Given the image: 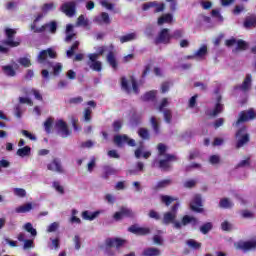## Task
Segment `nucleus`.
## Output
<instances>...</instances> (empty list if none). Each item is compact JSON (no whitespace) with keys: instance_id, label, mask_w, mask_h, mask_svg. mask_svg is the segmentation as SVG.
<instances>
[{"instance_id":"52","label":"nucleus","mask_w":256,"mask_h":256,"mask_svg":"<svg viewBox=\"0 0 256 256\" xmlns=\"http://www.w3.org/2000/svg\"><path fill=\"white\" fill-rule=\"evenodd\" d=\"M201 158V152L195 150L192 152H189L188 161H193L195 159Z\"/></svg>"},{"instance_id":"63","label":"nucleus","mask_w":256,"mask_h":256,"mask_svg":"<svg viewBox=\"0 0 256 256\" xmlns=\"http://www.w3.org/2000/svg\"><path fill=\"white\" fill-rule=\"evenodd\" d=\"M183 34H184L183 30L178 29V30H175L173 34H171V37L172 39H181L183 38Z\"/></svg>"},{"instance_id":"20","label":"nucleus","mask_w":256,"mask_h":256,"mask_svg":"<svg viewBox=\"0 0 256 256\" xmlns=\"http://www.w3.org/2000/svg\"><path fill=\"white\" fill-rule=\"evenodd\" d=\"M245 29H251V27H256V15L251 14L247 16L243 23Z\"/></svg>"},{"instance_id":"7","label":"nucleus","mask_w":256,"mask_h":256,"mask_svg":"<svg viewBox=\"0 0 256 256\" xmlns=\"http://www.w3.org/2000/svg\"><path fill=\"white\" fill-rule=\"evenodd\" d=\"M114 143H115L116 147H119V148L123 147L124 143H127V145H129V147H135V145H136L135 139L129 138V136H127V134L115 135Z\"/></svg>"},{"instance_id":"11","label":"nucleus","mask_w":256,"mask_h":256,"mask_svg":"<svg viewBox=\"0 0 256 256\" xmlns=\"http://www.w3.org/2000/svg\"><path fill=\"white\" fill-rule=\"evenodd\" d=\"M124 217L128 219H133L135 217V213H133V210L128 208H121L120 211L116 212L113 215L114 221H121V219H124Z\"/></svg>"},{"instance_id":"48","label":"nucleus","mask_w":256,"mask_h":256,"mask_svg":"<svg viewBox=\"0 0 256 256\" xmlns=\"http://www.w3.org/2000/svg\"><path fill=\"white\" fill-rule=\"evenodd\" d=\"M237 51H247L249 44H247L244 40H238L237 42Z\"/></svg>"},{"instance_id":"31","label":"nucleus","mask_w":256,"mask_h":256,"mask_svg":"<svg viewBox=\"0 0 256 256\" xmlns=\"http://www.w3.org/2000/svg\"><path fill=\"white\" fill-rule=\"evenodd\" d=\"M137 39V33L132 32L120 37V43H129V41H135Z\"/></svg>"},{"instance_id":"30","label":"nucleus","mask_w":256,"mask_h":256,"mask_svg":"<svg viewBox=\"0 0 256 256\" xmlns=\"http://www.w3.org/2000/svg\"><path fill=\"white\" fill-rule=\"evenodd\" d=\"M2 71L7 77H15V75H17V72L11 65L2 66Z\"/></svg>"},{"instance_id":"43","label":"nucleus","mask_w":256,"mask_h":256,"mask_svg":"<svg viewBox=\"0 0 256 256\" xmlns=\"http://www.w3.org/2000/svg\"><path fill=\"white\" fill-rule=\"evenodd\" d=\"M186 245H188V247H190V249L197 250V249H201L202 244L200 242H197L194 239H189V240H187Z\"/></svg>"},{"instance_id":"22","label":"nucleus","mask_w":256,"mask_h":256,"mask_svg":"<svg viewBox=\"0 0 256 256\" xmlns=\"http://www.w3.org/2000/svg\"><path fill=\"white\" fill-rule=\"evenodd\" d=\"M143 256H161V249L155 247H148L143 250Z\"/></svg>"},{"instance_id":"64","label":"nucleus","mask_w":256,"mask_h":256,"mask_svg":"<svg viewBox=\"0 0 256 256\" xmlns=\"http://www.w3.org/2000/svg\"><path fill=\"white\" fill-rule=\"evenodd\" d=\"M34 247V241L31 239L24 240L23 249H33Z\"/></svg>"},{"instance_id":"23","label":"nucleus","mask_w":256,"mask_h":256,"mask_svg":"<svg viewBox=\"0 0 256 256\" xmlns=\"http://www.w3.org/2000/svg\"><path fill=\"white\" fill-rule=\"evenodd\" d=\"M223 104H221V96L217 98V103L213 109V111L210 113V117H217L220 113H223Z\"/></svg>"},{"instance_id":"35","label":"nucleus","mask_w":256,"mask_h":256,"mask_svg":"<svg viewBox=\"0 0 256 256\" xmlns=\"http://www.w3.org/2000/svg\"><path fill=\"white\" fill-rule=\"evenodd\" d=\"M213 230V223L212 222H206L200 226V233L203 235H207L209 231Z\"/></svg>"},{"instance_id":"14","label":"nucleus","mask_w":256,"mask_h":256,"mask_svg":"<svg viewBox=\"0 0 256 256\" xmlns=\"http://www.w3.org/2000/svg\"><path fill=\"white\" fill-rule=\"evenodd\" d=\"M151 7H156L154 10V13H161L165 11V4L164 3L159 4L157 3V1L144 3L142 6V9L143 11H149Z\"/></svg>"},{"instance_id":"16","label":"nucleus","mask_w":256,"mask_h":256,"mask_svg":"<svg viewBox=\"0 0 256 256\" xmlns=\"http://www.w3.org/2000/svg\"><path fill=\"white\" fill-rule=\"evenodd\" d=\"M48 171H55L56 173H65L63 166L61 165V160L54 158L51 163L47 165Z\"/></svg>"},{"instance_id":"6","label":"nucleus","mask_w":256,"mask_h":256,"mask_svg":"<svg viewBox=\"0 0 256 256\" xmlns=\"http://www.w3.org/2000/svg\"><path fill=\"white\" fill-rule=\"evenodd\" d=\"M57 59V52L53 48H47L46 50H41L37 56V62L43 65L47 63V58Z\"/></svg>"},{"instance_id":"12","label":"nucleus","mask_w":256,"mask_h":256,"mask_svg":"<svg viewBox=\"0 0 256 256\" xmlns=\"http://www.w3.org/2000/svg\"><path fill=\"white\" fill-rule=\"evenodd\" d=\"M55 127L59 131V133H61V137H63V139H65V138L69 137V135H71L69 126H67V122H65L64 120L56 121Z\"/></svg>"},{"instance_id":"29","label":"nucleus","mask_w":256,"mask_h":256,"mask_svg":"<svg viewBox=\"0 0 256 256\" xmlns=\"http://www.w3.org/2000/svg\"><path fill=\"white\" fill-rule=\"evenodd\" d=\"M172 181L171 179H164L161 180L153 187L154 191H159V189H165V187H169L171 185Z\"/></svg>"},{"instance_id":"37","label":"nucleus","mask_w":256,"mask_h":256,"mask_svg":"<svg viewBox=\"0 0 256 256\" xmlns=\"http://www.w3.org/2000/svg\"><path fill=\"white\" fill-rule=\"evenodd\" d=\"M157 149H158V157H165L166 155H169V153H167V146L163 143H159L157 145Z\"/></svg>"},{"instance_id":"58","label":"nucleus","mask_w":256,"mask_h":256,"mask_svg":"<svg viewBox=\"0 0 256 256\" xmlns=\"http://www.w3.org/2000/svg\"><path fill=\"white\" fill-rule=\"evenodd\" d=\"M68 103H70V105H79V103H83V97L77 96L74 98H70Z\"/></svg>"},{"instance_id":"28","label":"nucleus","mask_w":256,"mask_h":256,"mask_svg":"<svg viewBox=\"0 0 256 256\" xmlns=\"http://www.w3.org/2000/svg\"><path fill=\"white\" fill-rule=\"evenodd\" d=\"M33 209V204L28 202L24 205H21L15 209L16 213H29Z\"/></svg>"},{"instance_id":"26","label":"nucleus","mask_w":256,"mask_h":256,"mask_svg":"<svg viewBox=\"0 0 256 256\" xmlns=\"http://www.w3.org/2000/svg\"><path fill=\"white\" fill-rule=\"evenodd\" d=\"M138 137H140V139H142L143 141H149V139H151V134L149 133V129L147 128H139L138 129Z\"/></svg>"},{"instance_id":"3","label":"nucleus","mask_w":256,"mask_h":256,"mask_svg":"<svg viewBox=\"0 0 256 256\" xmlns=\"http://www.w3.org/2000/svg\"><path fill=\"white\" fill-rule=\"evenodd\" d=\"M256 111L254 108L243 110L238 114V119L232 124L233 127H239L243 123H249V121H255Z\"/></svg>"},{"instance_id":"34","label":"nucleus","mask_w":256,"mask_h":256,"mask_svg":"<svg viewBox=\"0 0 256 256\" xmlns=\"http://www.w3.org/2000/svg\"><path fill=\"white\" fill-rule=\"evenodd\" d=\"M16 155H18V157H28V155H31V147L24 146L23 148H19Z\"/></svg>"},{"instance_id":"33","label":"nucleus","mask_w":256,"mask_h":256,"mask_svg":"<svg viewBox=\"0 0 256 256\" xmlns=\"http://www.w3.org/2000/svg\"><path fill=\"white\" fill-rule=\"evenodd\" d=\"M173 22V14H164L163 16L158 18V25H163L164 23H172Z\"/></svg>"},{"instance_id":"19","label":"nucleus","mask_w":256,"mask_h":256,"mask_svg":"<svg viewBox=\"0 0 256 256\" xmlns=\"http://www.w3.org/2000/svg\"><path fill=\"white\" fill-rule=\"evenodd\" d=\"M182 225L184 227H187L189 223H191L192 227H195L196 225H199V220L196 217L189 216V215H184L182 217Z\"/></svg>"},{"instance_id":"4","label":"nucleus","mask_w":256,"mask_h":256,"mask_svg":"<svg viewBox=\"0 0 256 256\" xmlns=\"http://www.w3.org/2000/svg\"><path fill=\"white\" fill-rule=\"evenodd\" d=\"M235 137L237 139L236 149H241V147H245V145H247V143L251 141L249 134H247V127L245 126H242L236 131Z\"/></svg>"},{"instance_id":"17","label":"nucleus","mask_w":256,"mask_h":256,"mask_svg":"<svg viewBox=\"0 0 256 256\" xmlns=\"http://www.w3.org/2000/svg\"><path fill=\"white\" fill-rule=\"evenodd\" d=\"M127 243V240L122 238H108L106 239L107 247H116V249H121L124 244Z\"/></svg>"},{"instance_id":"54","label":"nucleus","mask_w":256,"mask_h":256,"mask_svg":"<svg viewBox=\"0 0 256 256\" xmlns=\"http://www.w3.org/2000/svg\"><path fill=\"white\" fill-rule=\"evenodd\" d=\"M14 115H15V117H17V119H21V117L23 115V109L21 108L20 104H17L14 107Z\"/></svg>"},{"instance_id":"61","label":"nucleus","mask_w":256,"mask_h":256,"mask_svg":"<svg viewBox=\"0 0 256 256\" xmlns=\"http://www.w3.org/2000/svg\"><path fill=\"white\" fill-rule=\"evenodd\" d=\"M148 217H150V219H155V221H159L161 219V215L155 210H150Z\"/></svg>"},{"instance_id":"55","label":"nucleus","mask_w":256,"mask_h":256,"mask_svg":"<svg viewBox=\"0 0 256 256\" xmlns=\"http://www.w3.org/2000/svg\"><path fill=\"white\" fill-rule=\"evenodd\" d=\"M90 69H93V71H97L99 73L101 69H103V66L100 61L92 62Z\"/></svg>"},{"instance_id":"13","label":"nucleus","mask_w":256,"mask_h":256,"mask_svg":"<svg viewBox=\"0 0 256 256\" xmlns=\"http://www.w3.org/2000/svg\"><path fill=\"white\" fill-rule=\"evenodd\" d=\"M236 249H239L240 251H244V253H247V251L256 249V240L240 241L236 244Z\"/></svg>"},{"instance_id":"36","label":"nucleus","mask_w":256,"mask_h":256,"mask_svg":"<svg viewBox=\"0 0 256 256\" xmlns=\"http://www.w3.org/2000/svg\"><path fill=\"white\" fill-rule=\"evenodd\" d=\"M220 209H231L233 203L229 201V198H222L219 202Z\"/></svg>"},{"instance_id":"2","label":"nucleus","mask_w":256,"mask_h":256,"mask_svg":"<svg viewBox=\"0 0 256 256\" xmlns=\"http://www.w3.org/2000/svg\"><path fill=\"white\" fill-rule=\"evenodd\" d=\"M178 159L175 154H166L164 159L155 158L152 162V167L161 169V171H171L173 169L171 162L178 161Z\"/></svg>"},{"instance_id":"44","label":"nucleus","mask_w":256,"mask_h":256,"mask_svg":"<svg viewBox=\"0 0 256 256\" xmlns=\"http://www.w3.org/2000/svg\"><path fill=\"white\" fill-rule=\"evenodd\" d=\"M160 199L166 205V207H169L173 201H177V198H173L169 195H162Z\"/></svg>"},{"instance_id":"27","label":"nucleus","mask_w":256,"mask_h":256,"mask_svg":"<svg viewBox=\"0 0 256 256\" xmlns=\"http://www.w3.org/2000/svg\"><path fill=\"white\" fill-rule=\"evenodd\" d=\"M98 216H99V211L91 213V212L85 210L82 212V218L85 221H93L94 219H97Z\"/></svg>"},{"instance_id":"25","label":"nucleus","mask_w":256,"mask_h":256,"mask_svg":"<svg viewBox=\"0 0 256 256\" xmlns=\"http://www.w3.org/2000/svg\"><path fill=\"white\" fill-rule=\"evenodd\" d=\"M175 219H177V216L175 214H172L171 212L164 213L162 223L163 225H171V223H175Z\"/></svg>"},{"instance_id":"62","label":"nucleus","mask_w":256,"mask_h":256,"mask_svg":"<svg viewBox=\"0 0 256 256\" xmlns=\"http://www.w3.org/2000/svg\"><path fill=\"white\" fill-rule=\"evenodd\" d=\"M14 194L17 197H26L27 196V192L23 188H15L14 189Z\"/></svg>"},{"instance_id":"39","label":"nucleus","mask_w":256,"mask_h":256,"mask_svg":"<svg viewBox=\"0 0 256 256\" xmlns=\"http://www.w3.org/2000/svg\"><path fill=\"white\" fill-rule=\"evenodd\" d=\"M24 229L25 231H27V233H30L32 237H37V230L33 228V224H31L30 222H27L24 225Z\"/></svg>"},{"instance_id":"49","label":"nucleus","mask_w":256,"mask_h":256,"mask_svg":"<svg viewBox=\"0 0 256 256\" xmlns=\"http://www.w3.org/2000/svg\"><path fill=\"white\" fill-rule=\"evenodd\" d=\"M53 67V75L54 77H59L61 71H63V65L61 63H56Z\"/></svg>"},{"instance_id":"57","label":"nucleus","mask_w":256,"mask_h":256,"mask_svg":"<svg viewBox=\"0 0 256 256\" xmlns=\"http://www.w3.org/2000/svg\"><path fill=\"white\" fill-rule=\"evenodd\" d=\"M192 169H201V164L197 163V162H194V163H192L190 165H187L185 167L186 173H189V171H191Z\"/></svg>"},{"instance_id":"46","label":"nucleus","mask_w":256,"mask_h":256,"mask_svg":"<svg viewBox=\"0 0 256 256\" xmlns=\"http://www.w3.org/2000/svg\"><path fill=\"white\" fill-rule=\"evenodd\" d=\"M44 129L46 133H51V129H53V118L49 117L44 122Z\"/></svg>"},{"instance_id":"56","label":"nucleus","mask_w":256,"mask_h":256,"mask_svg":"<svg viewBox=\"0 0 256 256\" xmlns=\"http://www.w3.org/2000/svg\"><path fill=\"white\" fill-rule=\"evenodd\" d=\"M195 185H197V180H195V179H190V180H187L186 182H184L185 189H193V187H195Z\"/></svg>"},{"instance_id":"10","label":"nucleus","mask_w":256,"mask_h":256,"mask_svg":"<svg viewBox=\"0 0 256 256\" xmlns=\"http://www.w3.org/2000/svg\"><path fill=\"white\" fill-rule=\"evenodd\" d=\"M129 233H133V235H138L140 237H145V235H149L151 233V229L149 227H139L137 224H133L128 227Z\"/></svg>"},{"instance_id":"45","label":"nucleus","mask_w":256,"mask_h":256,"mask_svg":"<svg viewBox=\"0 0 256 256\" xmlns=\"http://www.w3.org/2000/svg\"><path fill=\"white\" fill-rule=\"evenodd\" d=\"M92 113H93V110H91L90 107L88 108H85L84 109V112H83V119L84 121H86V123H89L92 119Z\"/></svg>"},{"instance_id":"53","label":"nucleus","mask_w":256,"mask_h":256,"mask_svg":"<svg viewBox=\"0 0 256 256\" xmlns=\"http://www.w3.org/2000/svg\"><path fill=\"white\" fill-rule=\"evenodd\" d=\"M47 29H49L50 33H57V22L51 21L50 23H46Z\"/></svg>"},{"instance_id":"18","label":"nucleus","mask_w":256,"mask_h":256,"mask_svg":"<svg viewBox=\"0 0 256 256\" xmlns=\"http://www.w3.org/2000/svg\"><path fill=\"white\" fill-rule=\"evenodd\" d=\"M251 81H252L251 74H247L242 85H238L234 87L235 91L237 90L244 91V92L249 91V89H251Z\"/></svg>"},{"instance_id":"41","label":"nucleus","mask_w":256,"mask_h":256,"mask_svg":"<svg viewBox=\"0 0 256 256\" xmlns=\"http://www.w3.org/2000/svg\"><path fill=\"white\" fill-rule=\"evenodd\" d=\"M79 49V41H75L69 50H67L66 55L67 57H73L75 55V51Z\"/></svg>"},{"instance_id":"1","label":"nucleus","mask_w":256,"mask_h":256,"mask_svg":"<svg viewBox=\"0 0 256 256\" xmlns=\"http://www.w3.org/2000/svg\"><path fill=\"white\" fill-rule=\"evenodd\" d=\"M6 39L2 40L0 44V53L7 55L11 49L19 47L21 45V39L15 40V35H17V30L13 28H5L4 30Z\"/></svg>"},{"instance_id":"38","label":"nucleus","mask_w":256,"mask_h":256,"mask_svg":"<svg viewBox=\"0 0 256 256\" xmlns=\"http://www.w3.org/2000/svg\"><path fill=\"white\" fill-rule=\"evenodd\" d=\"M207 55V45H203L195 52V57L198 59H203Z\"/></svg>"},{"instance_id":"47","label":"nucleus","mask_w":256,"mask_h":256,"mask_svg":"<svg viewBox=\"0 0 256 256\" xmlns=\"http://www.w3.org/2000/svg\"><path fill=\"white\" fill-rule=\"evenodd\" d=\"M163 115H164L165 123L171 124V121L173 119V113L171 112V110L170 109L164 110Z\"/></svg>"},{"instance_id":"60","label":"nucleus","mask_w":256,"mask_h":256,"mask_svg":"<svg viewBox=\"0 0 256 256\" xmlns=\"http://www.w3.org/2000/svg\"><path fill=\"white\" fill-rule=\"evenodd\" d=\"M53 187H54V189H56V191L58 193H60V195H63L65 193V189L63 188V186H61V184L59 182L54 181Z\"/></svg>"},{"instance_id":"5","label":"nucleus","mask_w":256,"mask_h":256,"mask_svg":"<svg viewBox=\"0 0 256 256\" xmlns=\"http://www.w3.org/2000/svg\"><path fill=\"white\" fill-rule=\"evenodd\" d=\"M171 30L169 28H163L158 36L155 38L154 43L155 45L163 44V45H169L171 43Z\"/></svg>"},{"instance_id":"15","label":"nucleus","mask_w":256,"mask_h":256,"mask_svg":"<svg viewBox=\"0 0 256 256\" xmlns=\"http://www.w3.org/2000/svg\"><path fill=\"white\" fill-rule=\"evenodd\" d=\"M41 19H43V15L40 13L36 16L33 23L31 24V31H33V33H45V31H47V25L37 27V23H39Z\"/></svg>"},{"instance_id":"21","label":"nucleus","mask_w":256,"mask_h":256,"mask_svg":"<svg viewBox=\"0 0 256 256\" xmlns=\"http://www.w3.org/2000/svg\"><path fill=\"white\" fill-rule=\"evenodd\" d=\"M111 175H117V169L111 167V166H104L103 167V173L101 175L102 179H109Z\"/></svg>"},{"instance_id":"42","label":"nucleus","mask_w":256,"mask_h":256,"mask_svg":"<svg viewBox=\"0 0 256 256\" xmlns=\"http://www.w3.org/2000/svg\"><path fill=\"white\" fill-rule=\"evenodd\" d=\"M77 25L79 27H89V19H85V16L82 14L77 18Z\"/></svg>"},{"instance_id":"9","label":"nucleus","mask_w":256,"mask_h":256,"mask_svg":"<svg viewBox=\"0 0 256 256\" xmlns=\"http://www.w3.org/2000/svg\"><path fill=\"white\" fill-rule=\"evenodd\" d=\"M61 11L65 13L67 17H74L75 13H77V2L70 1L62 4Z\"/></svg>"},{"instance_id":"50","label":"nucleus","mask_w":256,"mask_h":256,"mask_svg":"<svg viewBox=\"0 0 256 256\" xmlns=\"http://www.w3.org/2000/svg\"><path fill=\"white\" fill-rule=\"evenodd\" d=\"M131 124L133 127H139V125H141V115L133 114L131 118Z\"/></svg>"},{"instance_id":"40","label":"nucleus","mask_w":256,"mask_h":256,"mask_svg":"<svg viewBox=\"0 0 256 256\" xmlns=\"http://www.w3.org/2000/svg\"><path fill=\"white\" fill-rule=\"evenodd\" d=\"M150 123L152 125L153 131L156 133V135H159L160 126H159V122L157 121V118L155 116H152L150 118Z\"/></svg>"},{"instance_id":"32","label":"nucleus","mask_w":256,"mask_h":256,"mask_svg":"<svg viewBox=\"0 0 256 256\" xmlns=\"http://www.w3.org/2000/svg\"><path fill=\"white\" fill-rule=\"evenodd\" d=\"M157 97V91L151 90L146 92L142 97V101H155V98Z\"/></svg>"},{"instance_id":"59","label":"nucleus","mask_w":256,"mask_h":256,"mask_svg":"<svg viewBox=\"0 0 256 256\" xmlns=\"http://www.w3.org/2000/svg\"><path fill=\"white\" fill-rule=\"evenodd\" d=\"M59 229V223L53 222L47 228V233H55Z\"/></svg>"},{"instance_id":"24","label":"nucleus","mask_w":256,"mask_h":256,"mask_svg":"<svg viewBox=\"0 0 256 256\" xmlns=\"http://www.w3.org/2000/svg\"><path fill=\"white\" fill-rule=\"evenodd\" d=\"M106 60H107V63H109V65H111L112 69H117L118 63H117V58H115L114 51L108 52V54L106 56Z\"/></svg>"},{"instance_id":"51","label":"nucleus","mask_w":256,"mask_h":256,"mask_svg":"<svg viewBox=\"0 0 256 256\" xmlns=\"http://www.w3.org/2000/svg\"><path fill=\"white\" fill-rule=\"evenodd\" d=\"M18 63L22 65V67H31V60L27 57H21L18 59Z\"/></svg>"},{"instance_id":"8","label":"nucleus","mask_w":256,"mask_h":256,"mask_svg":"<svg viewBox=\"0 0 256 256\" xmlns=\"http://www.w3.org/2000/svg\"><path fill=\"white\" fill-rule=\"evenodd\" d=\"M190 209L194 213H204L205 209H203V199L201 198V194H196L190 203Z\"/></svg>"}]
</instances>
